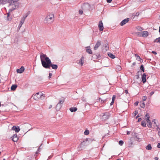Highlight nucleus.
Listing matches in <instances>:
<instances>
[{
    "mask_svg": "<svg viewBox=\"0 0 160 160\" xmlns=\"http://www.w3.org/2000/svg\"><path fill=\"white\" fill-rule=\"evenodd\" d=\"M79 12L80 14H82L83 13V11L81 10H80L79 11Z\"/></svg>",
    "mask_w": 160,
    "mask_h": 160,
    "instance_id": "4c0bfd02",
    "label": "nucleus"
},
{
    "mask_svg": "<svg viewBox=\"0 0 160 160\" xmlns=\"http://www.w3.org/2000/svg\"><path fill=\"white\" fill-rule=\"evenodd\" d=\"M3 160H5V159H4Z\"/></svg>",
    "mask_w": 160,
    "mask_h": 160,
    "instance_id": "e2e57ef3",
    "label": "nucleus"
},
{
    "mask_svg": "<svg viewBox=\"0 0 160 160\" xmlns=\"http://www.w3.org/2000/svg\"><path fill=\"white\" fill-rule=\"evenodd\" d=\"M129 18H127L123 20L120 23V25L122 26H123L129 21Z\"/></svg>",
    "mask_w": 160,
    "mask_h": 160,
    "instance_id": "1a4fd4ad",
    "label": "nucleus"
},
{
    "mask_svg": "<svg viewBox=\"0 0 160 160\" xmlns=\"http://www.w3.org/2000/svg\"><path fill=\"white\" fill-rule=\"evenodd\" d=\"M124 92L126 93V94L127 95V94L129 95V94L128 93V91L127 90H125L124 91Z\"/></svg>",
    "mask_w": 160,
    "mask_h": 160,
    "instance_id": "ea45409f",
    "label": "nucleus"
},
{
    "mask_svg": "<svg viewBox=\"0 0 160 160\" xmlns=\"http://www.w3.org/2000/svg\"><path fill=\"white\" fill-rule=\"evenodd\" d=\"M152 53L155 55H156L157 54V53L155 51H152Z\"/></svg>",
    "mask_w": 160,
    "mask_h": 160,
    "instance_id": "49530a36",
    "label": "nucleus"
},
{
    "mask_svg": "<svg viewBox=\"0 0 160 160\" xmlns=\"http://www.w3.org/2000/svg\"><path fill=\"white\" fill-rule=\"evenodd\" d=\"M158 135L160 137V132H158Z\"/></svg>",
    "mask_w": 160,
    "mask_h": 160,
    "instance_id": "5fc2aeb1",
    "label": "nucleus"
},
{
    "mask_svg": "<svg viewBox=\"0 0 160 160\" xmlns=\"http://www.w3.org/2000/svg\"><path fill=\"white\" fill-rule=\"evenodd\" d=\"M77 110V108L75 107L71 108H70V110L72 112H75Z\"/></svg>",
    "mask_w": 160,
    "mask_h": 160,
    "instance_id": "6ab92c4d",
    "label": "nucleus"
},
{
    "mask_svg": "<svg viewBox=\"0 0 160 160\" xmlns=\"http://www.w3.org/2000/svg\"><path fill=\"white\" fill-rule=\"evenodd\" d=\"M100 116L103 117V119H108L109 118L110 116V114L109 113L106 112L105 113L101 114Z\"/></svg>",
    "mask_w": 160,
    "mask_h": 160,
    "instance_id": "6e6552de",
    "label": "nucleus"
},
{
    "mask_svg": "<svg viewBox=\"0 0 160 160\" xmlns=\"http://www.w3.org/2000/svg\"><path fill=\"white\" fill-rule=\"evenodd\" d=\"M116 96L115 95H113L112 98V101L111 103V105H112L113 104L114 102V100L115 99Z\"/></svg>",
    "mask_w": 160,
    "mask_h": 160,
    "instance_id": "b1692460",
    "label": "nucleus"
},
{
    "mask_svg": "<svg viewBox=\"0 0 160 160\" xmlns=\"http://www.w3.org/2000/svg\"><path fill=\"white\" fill-rule=\"evenodd\" d=\"M84 61V58L83 57H82L78 62V64L81 66H82L83 64Z\"/></svg>",
    "mask_w": 160,
    "mask_h": 160,
    "instance_id": "9b49d317",
    "label": "nucleus"
},
{
    "mask_svg": "<svg viewBox=\"0 0 160 160\" xmlns=\"http://www.w3.org/2000/svg\"><path fill=\"white\" fill-rule=\"evenodd\" d=\"M64 102V100H62L59 101V102L58 103H59V104H62Z\"/></svg>",
    "mask_w": 160,
    "mask_h": 160,
    "instance_id": "c9c22d12",
    "label": "nucleus"
},
{
    "mask_svg": "<svg viewBox=\"0 0 160 160\" xmlns=\"http://www.w3.org/2000/svg\"><path fill=\"white\" fill-rule=\"evenodd\" d=\"M24 67L23 66H22L20 68L17 69V71L18 73H21L24 71Z\"/></svg>",
    "mask_w": 160,
    "mask_h": 160,
    "instance_id": "2eb2a0df",
    "label": "nucleus"
},
{
    "mask_svg": "<svg viewBox=\"0 0 160 160\" xmlns=\"http://www.w3.org/2000/svg\"><path fill=\"white\" fill-rule=\"evenodd\" d=\"M135 56H136V59L138 60H139L140 59V57L139 56H138L137 55H135Z\"/></svg>",
    "mask_w": 160,
    "mask_h": 160,
    "instance_id": "72a5a7b5",
    "label": "nucleus"
},
{
    "mask_svg": "<svg viewBox=\"0 0 160 160\" xmlns=\"http://www.w3.org/2000/svg\"><path fill=\"white\" fill-rule=\"evenodd\" d=\"M154 92H151L150 93V96H151L154 93Z\"/></svg>",
    "mask_w": 160,
    "mask_h": 160,
    "instance_id": "a19ab883",
    "label": "nucleus"
},
{
    "mask_svg": "<svg viewBox=\"0 0 160 160\" xmlns=\"http://www.w3.org/2000/svg\"><path fill=\"white\" fill-rule=\"evenodd\" d=\"M155 160H158V157H155L154 158Z\"/></svg>",
    "mask_w": 160,
    "mask_h": 160,
    "instance_id": "3c124183",
    "label": "nucleus"
},
{
    "mask_svg": "<svg viewBox=\"0 0 160 160\" xmlns=\"http://www.w3.org/2000/svg\"><path fill=\"white\" fill-rule=\"evenodd\" d=\"M146 75L145 73H143L142 77V80L143 83L146 82Z\"/></svg>",
    "mask_w": 160,
    "mask_h": 160,
    "instance_id": "f3484780",
    "label": "nucleus"
},
{
    "mask_svg": "<svg viewBox=\"0 0 160 160\" xmlns=\"http://www.w3.org/2000/svg\"><path fill=\"white\" fill-rule=\"evenodd\" d=\"M52 76V74L51 73H49V78H51Z\"/></svg>",
    "mask_w": 160,
    "mask_h": 160,
    "instance_id": "79ce46f5",
    "label": "nucleus"
},
{
    "mask_svg": "<svg viewBox=\"0 0 160 160\" xmlns=\"http://www.w3.org/2000/svg\"><path fill=\"white\" fill-rule=\"evenodd\" d=\"M98 27L99 30H100L101 31H102L103 30V23L102 21H100L99 22Z\"/></svg>",
    "mask_w": 160,
    "mask_h": 160,
    "instance_id": "f8f14e48",
    "label": "nucleus"
},
{
    "mask_svg": "<svg viewBox=\"0 0 160 160\" xmlns=\"http://www.w3.org/2000/svg\"><path fill=\"white\" fill-rule=\"evenodd\" d=\"M135 34L138 36L142 37L144 38L147 37L148 35V32L147 31L136 32Z\"/></svg>",
    "mask_w": 160,
    "mask_h": 160,
    "instance_id": "39448f33",
    "label": "nucleus"
},
{
    "mask_svg": "<svg viewBox=\"0 0 160 160\" xmlns=\"http://www.w3.org/2000/svg\"><path fill=\"white\" fill-rule=\"evenodd\" d=\"M147 98L146 96H143L142 97V100L143 101H145L146 100Z\"/></svg>",
    "mask_w": 160,
    "mask_h": 160,
    "instance_id": "e433bc0d",
    "label": "nucleus"
},
{
    "mask_svg": "<svg viewBox=\"0 0 160 160\" xmlns=\"http://www.w3.org/2000/svg\"><path fill=\"white\" fill-rule=\"evenodd\" d=\"M149 132H151V129H149Z\"/></svg>",
    "mask_w": 160,
    "mask_h": 160,
    "instance_id": "6e6d98bb",
    "label": "nucleus"
},
{
    "mask_svg": "<svg viewBox=\"0 0 160 160\" xmlns=\"http://www.w3.org/2000/svg\"><path fill=\"white\" fill-rule=\"evenodd\" d=\"M130 132H128L127 133V134L128 135V134H130Z\"/></svg>",
    "mask_w": 160,
    "mask_h": 160,
    "instance_id": "864d4df0",
    "label": "nucleus"
},
{
    "mask_svg": "<svg viewBox=\"0 0 160 160\" xmlns=\"http://www.w3.org/2000/svg\"><path fill=\"white\" fill-rule=\"evenodd\" d=\"M108 55L112 59H114L115 58V56L111 53H108Z\"/></svg>",
    "mask_w": 160,
    "mask_h": 160,
    "instance_id": "aec40b11",
    "label": "nucleus"
},
{
    "mask_svg": "<svg viewBox=\"0 0 160 160\" xmlns=\"http://www.w3.org/2000/svg\"><path fill=\"white\" fill-rule=\"evenodd\" d=\"M119 144L120 146H122V145L123 144V142L122 140H120L119 141Z\"/></svg>",
    "mask_w": 160,
    "mask_h": 160,
    "instance_id": "7c9ffc66",
    "label": "nucleus"
},
{
    "mask_svg": "<svg viewBox=\"0 0 160 160\" xmlns=\"http://www.w3.org/2000/svg\"><path fill=\"white\" fill-rule=\"evenodd\" d=\"M86 52L89 54H92V52L91 49H90V47L88 46L86 48Z\"/></svg>",
    "mask_w": 160,
    "mask_h": 160,
    "instance_id": "dca6fc26",
    "label": "nucleus"
},
{
    "mask_svg": "<svg viewBox=\"0 0 160 160\" xmlns=\"http://www.w3.org/2000/svg\"><path fill=\"white\" fill-rule=\"evenodd\" d=\"M140 116L139 115H138V116L136 117V118H137L138 117H139Z\"/></svg>",
    "mask_w": 160,
    "mask_h": 160,
    "instance_id": "603ef678",
    "label": "nucleus"
},
{
    "mask_svg": "<svg viewBox=\"0 0 160 160\" xmlns=\"http://www.w3.org/2000/svg\"><path fill=\"white\" fill-rule=\"evenodd\" d=\"M1 4H1V3H0V5H1Z\"/></svg>",
    "mask_w": 160,
    "mask_h": 160,
    "instance_id": "680f3d73",
    "label": "nucleus"
},
{
    "mask_svg": "<svg viewBox=\"0 0 160 160\" xmlns=\"http://www.w3.org/2000/svg\"><path fill=\"white\" fill-rule=\"evenodd\" d=\"M101 45V41L98 40V41L96 44H95L94 48V50H96L98 49V47Z\"/></svg>",
    "mask_w": 160,
    "mask_h": 160,
    "instance_id": "9d476101",
    "label": "nucleus"
},
{
    "mask_svg": "<svg viewBox=\"0 0 160 160\" xmlns=\"http://www.w3.org/2000/svg\"><path fill=\"white\" fill-rule=\"evenodd\" d=\"M157 147L158 148H160V143H158V145H157Z\"/></svg>",
    "mask_w": 160,
    "mask_h": 160,
    "instance_id": "a18cd8bd",
    "label": "nucleus"
},
{
    "mask_svg": "<svg viewBox=\"0 0 160 160\" xmlns=\"http://www.w3.org/2000/svg\"><path fill=\"white\" fill-rule=\"evenodd\" d=\"M9 0H0V3H1L3 5L7 3L8 2L9 3Z\"/></svg>",
    "mask_w": 160,
    "mask_h": 160,
    "instance_id": "a211bd4d",
    "label": "nucleus"
},
{
    "mask_svg": "<svg viewBox=\"0 0 160 160\" xmlns=\"http://www.w3.org/2000/svg\"><path fill=\"white\" fill-rule=\"evenodd\" d=\"M138 113V111H135L134 113V116H135Z\"/></svg>",
    "mask_w": 160,
    "mask_h": 160,
    "instance_id": "58836bf2",
    "label": "nucleus"
},
{
    "mask_svg": "<svg viewBox=\"0 0 160 160\" xmlns=\"http://www.w3.org/2000/svg\"><path fill=\"white\" fill-rule=\"evenodd\" d=\"M146 148L147 150H151L152 148L151 145L150 144H148L146 146Z\"/></svg>",
    "mask_w": 160,
    "mask_h": 160,
    "instance_id": "5701e85b",
    "label": "nucleus"
},
{
    "mask_svg": "<svg viewBox=\"0 0 160 160\" xmlns=\"http://www.w3.org/2000/svg\"><path fill=\"white\" fill-rule=\"evenodd\" d=\"M62 106L61 104H59V103H58L56 106V108L57 110H59L61 108V107Z\"/></svg>",
    "mask_w": 160,
    "mask_h": 160,
    "instance_id": "4be33fe9",
    "label": "nucleus"
},
{
    "mask_svg": "<svg viewBox=\"0 0 160 160\" xmlns=\"http://www.w3.org/2000/svg\"><path fill=\"white\" fill-rule=\"evenodd\" d=\"M1 106V102H0V107Z\"/></svg>",
    "mask_w": 160,
    "mask_h": 160,
    "instance_id": "bf43d9fd",
    "label": "nucleus"
},
{
    "mask_svg": "<svg viewBox=\"0 0 160 160\" xmlns=\"http://www.w3.org/2000/svg\"><path fill=\"white\" fill-rule=\"evenodd\" d=\"M136 29L138 31H141L142 30V28L141 27L139 26H137L136 27Z\"/></svg>",
    "mask_w": 160,
    "mask_h": 160,
    "instance_id": "cd10ccee",
    "label": "nucleus"
},
{
    "mask_svg": "<svg viewBox=\"0 0 160 160\" xmlns=\"http://www.w3.org/2000/svg\"><path fill=\"white\" fill-rule=\"evenodd\" d=\"M54 15L51 13H48L45 18V22L46 23H50L54 20Z\"/></svg>",
    "mask_w": 160,
    "mask_h": 160,
    "instance_id": "7ed1b4c3",
    "label": "nucleus"
},
{
    "mask_svg": "<svg viewBox=\"0 0 160 160\" xmlns=\"http://www.w3.org/2000/svg\"><path fill=\"white\" fill-rule=\"evenodd\" d=\"M154 42H159L160 43V37L157 38L154 40Z\"/></svg>",
    "mask_w": 160,
    "mask_h": 160,
    "instance_id": "bb28decb",
    "label": "nucleus"
},
{
    "mask_svg": "<svg viewBox=\"0 0 160 160\" xmlns=\"http://www.w3.org/2000/svg\"><path fill=\"white\" fill-rule=\"evenodd\" d=\"M40 59L42 66L45 68H50L51 67L52 69H57L58 66L52 64L49 58L47 56L42 53L40 54Z\"/></svg>",
    "mask_w": 160,
    "mask_h": 160,
    "instance_id": "f257e3e1",
    "label": "nucleus"
},
{
    "mask_svg": "<svg viewBox=\"0 0 160 160\" xmlns=\"http://www.w3.org/2000/svg\"><path fill=\"white\" fill-rule=\"evenodd\" d=\"M12 130L15 131L16 132H18L20 130V128L18 126L16 127L13 126L12 128Z\"/></svg>",
    "mask_w": 160,
    "mask_h": 160,
    "instance_id": "ddd939ff",
    "label": "nucleus"
},
{
    "mask_svg": "<svg viewBox=\"0 0 160 160\" xmlns=\"http://www.w3.org/2000/svg\"><path fill=\"white\" fill-rule=\"evenodd\" d=\"M19 0H9V4L6 7L7 9L8 10L9 12H11L18 7L19 3L18 1Z\"/></svg>",
    "mask_w": 160,
    "mask_h": 160,
    "instance_id": "f03ea898",
    "label": "nucleus"
},
{
    "mask_svg": "<svg viewBox=\"0 0 160 160\" xmlns=\"http://www.w3.org/2000/svg\"><path fill=\"white\" fill-rule=\"evenodd\" d=\"M138 102H136L135 103V105H136V106H137L138 104Z\"/></svg>",
    "mask_w": 160,
    "mask_h": 160,
    "instance_id": "de8ad7c7",
    "label": "nucleus"
},
{
    "mask_svg": "<svg viewBox=\"0 0 160 160\" xmlns=\"http://www.w3.org/2000/svg\"><path fill=\"white\" fill-rule=\"evenodd\" d=\"M155 127H157V128H156L157 131H159V130H160V128L159 127H158V126L157 127L155 126Z\"/></svg>",
    "mask_w": 160,
    "mask_h": 160,
    "instance_id": "c03bdc74",
    "label": "nucleus"
},
{
    "mask_svg": "<svg viewBox=\"0 0 160 160\" xmlns=\"http://www.w3.org/2000/svg\"><path fill=\"white\" fill-rule=\"evenodd\" d=\"M152 123L153 122L155 124V125L154 126V127H155V126L157 127V125L156 124V123L155 122V120H154L153 121H152Z\"/></svg>",
    "mask_w": 160,
    "mask_h": 160,
    "instance_id": "f704fd0d",
    "label": "nucleus"
},
{
    "mask_svg": "<svg viewBox=\"0 0 160 160\" xmlns=\"http://www.w3.org/2000/svg\"><path fill=\"white\" fill-rule=\"evenodd\" d=\"M44 97V96L41 92H38L33 96V99L36 100H38L40 98H43Z\"/></svg>",
    "mask_w": 160,
    "mask_h": 160,
    "instance_id": "20e7f679",
    "label": "nucleus"
},
{
    "mask_svg": "<svg viewBox=\"0 0 160 160\" xmlns=\"http://www.w3.org/2000/svg\"><path fill=\"white\" fill-rule=\"evenodd\" d=\"M112 0H107V1L108 3H110L112 1Z\"/></svg>",
    "mask_w": 160,
    "mask_h": 160,
    "instance_id": "37998d69",
    "label": "nucleus"
},
{
    "mask_svg": "<svg viewBox=\"0 0 160 160\" xmlns=\"http://www.w3.org/2000/svg\"><path fill=\"white\" fill-rule=\"evenodd\" d=\"M106 48H108L107 46H106Z\"/></svg>",
    "mask_w": 160,
    "mask_h": 160,
    "instance_id": "13d9d810",
    "label": "nucleus"
},
{
    "mask_svg": "<svg viewBox=\"0 0 160 160\" xmlns=\"http://www.w3.org/2000/svg\"><path fill=\"white\" fill-rule=\"evenodd\" d=\"M140 69L143 72H144V67L142 65L140 67Z\"/></svg>",
    "mask_w": 160,
    "mask_h": 160,
    "instance_id": "c756f323",
    "label": "nucleus"
},
{
    "mask_svg": "<svg viewBox=\"0 0 160 160\" xmlns=\"http://www.w3.org/2000/svg\"><path fill=\"white\" fill-rule=\"evenodd\" d=\"M141 120V118H138V122H140Z\"/></svg>",
    "mask_w": 160,
    "mask_h": 160,
    "instance_id": "09e8293b",
    "label": "nucleus"
},
{
    "mask_svg": "<svg viewBox=\"0 0 160 160\" xmlns=\"http://www.w3.org/2000/svg\"><path fill=\"white\" fill-rule=\"evenodd\" d=\"M89 134V131L88 130H86L84 132V134L86 135H88Z\"/></svg>",
    "mask_w": 160,
    "mask_h": 160,
    "instance_id": "473e14b6",
    "label": "nucleus"
},
{
    "mask_svg": "<svg viewBox=\"0 0 160 160\" xmlns=\"http://www.w3.org/2000/svg\"><path fill=\"white\" fill-rule=\"evenodd\" d=\"M17 87L16 85H13L11 87V89L12 90H15Z\"/></svg>",
    "mask_w": 160,
    "mask_h": 160,
    "instance_id": "412c9836",
    "label": "nucleus"
},
{
    "mask_svg": "<svg viewBox=\"0 0 160 160\" xmlns=\"http://www.w3.org/2000/svg\"><path fill=\"white\" fill-rule=\"evenodd\" d=\"M10 12H8L7 13V20L8 21H11L12 20V18L11 17H10L9 16V13Z\"/></svg>",
    "mask_w": 160,
    "mask_h": 160,
    "instance_id": "a878e982",
    "label": "nucleus"
},
{
    "mask_svg": "<svg viewBox=\"0 0 160 160\" xmlns=\"http://www.w3.org/2000/svg\"><path fill=\"white\" fill-rule=\"evenodd\" d=\"M12 140L13 142H17L18 139V138L16 134H14L12 137Z\"/></svg>",
    "mask_w": 160,
    "mask_h": 160,
    "instance_id": "4468645a",
    "label": "nucleus"
},
{
    "mask_svg": "<svg viewBox=\"0 0 160 160\" xmlns=\"http://www.w3.org/2000/svg\"><path fill=\"white\" fill-rule=\"evenodd\" d=\"M117 69L118 71H120L121 69V67L120 66H117Z\"/></svg>",
    "mask_w": 160,
    "mask_h": 160,
    "instance_id": "c85d7f7f",
    "label": "nucleus"
},
{
    "mask_svg": "<svg viewBox=\"0 0 160 160\" xmlns=\"http://www.w3.org/2000/svg\"><path fill=\"white\" fill-rule=\"evenodd\" d=\"M52 107V105H49V109H50Z\"/></svg>",
    "mask_w": 160,
    "mask_h": 160,
    "instance_id": "8fccbe9b",
    "label": "nucleus"
},
{
    "mask_svg": "<svg viewBox=\"0 0 160 160\" xmlns=\"http://www.w3.org/2000/svg\"><path fill=\"white\" fill-rule=\"evenodd\" d=\"M149 116L148 113H147L145 117V118L147 123L148 126L150 128H152V123L149 120Z\"/></svg>",
    "mask_w": 160,
    "mask_h": 160,
    "instance_id": "423d86ee",
    "label": "nucleus"
},
{
    "mask_svg": "<svg viewBox=\"0 0 160 160\" xmlns=\"http://www.w3.org/2000/svg\"><path fill=\"white\" fill-rule=\"evenodd\" d=\"M145 105L144 102H142V103L141 105V107L144 108L145 107Z\"/></svg>",
    "mask_w": 160,
    "mask_h": 160,
    "instance_id": "2f4dec72",
    "label": "nucleus"
},
{
    "mask_svg": "<svg viewBox=\"0 0 160 160\" xmlns=\"http://www.w3.org/2000/svg\"><path fill=\"white\" fill-rule=\"evenodd\" d=\"M41 147V146L39 147L38 149H39L40 148V147Z\"/></svg>",
    "mask_w": 160,
    "mask_h": 160,
    "instance_id": "052dcab7",
    "label": "nucleus"
},
{
    "mask_svg": "<svg viewBox=\"0 0 160 160\" xmlns=\"http://www.w3.org/2000/svg\"><path fill=\"white\" fill-rule=\"evenodd\" d=\"M117 160H121L120 159H118Z\"/></svg>",
    "mask_w": 160,
    "mask_h": 160,
    "instance_id": "4d7b16f0",
    "label": "nucleus"
},
{
    "mask_svg": "<svg viewBox=\"0 0 160 160\" xmlns=\"http://www.w3.org/2000/svg\"><path fill=\"white\" fill-rule=\"evenodd\" d=\"M141 124L143 127H146V121H144V120L142 121L141 122Z\"/></svg>",
    "mask_w": 160,
    "mask_h": 160,
    "instance_id": "393cba45",
    "label": "nucleus"
},
{
    "mask_svg": "<svg viewBox=\"0 0 160 160\" xmlns=\"http://www.w3.org/2000/svg\"><path fill=\"white\" fill-rule=\"evenodd\" d=\"M1 82V80H0V83Z\"/></svg>",
    "mask_w": 160,
    "mask_h": 160,
    "instance_id": "0e129e2a",
    "label": "nucleus"
},
{
    "mask_svg": "<svg viewBox=\"0 0 160 160\" xmlns=\"http://www.w3.org/2000/svg\"><path fill=\"white\" fill-rule=\"evenodd\" d=\"M28 15H26L25 16L23 17L22 19L21 20V21H20V22L19 25V26L20 28H21L22 25L24 23V21L25 20V19L26 17L28 16Z\"/></svg>",
    "mask_w": 160,
    "mask_h": 160,
    "instance_id": "0eeeda50",
    "label": "nucleus"
}]
</instances>
